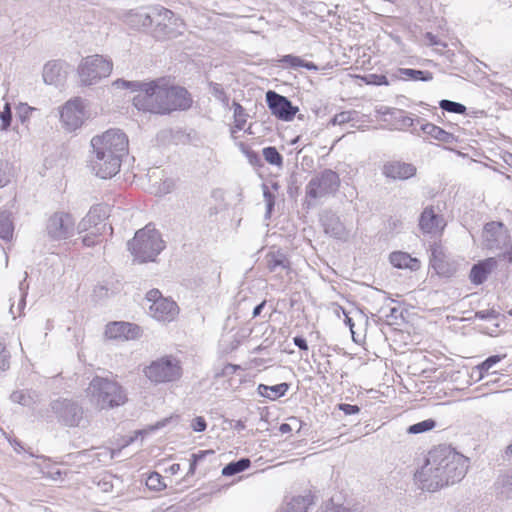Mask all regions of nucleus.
I'll return each instance as SVG.
<instances>
[{
	"instance_id": "f257e3e1",
	"label": "nucleus",
	"mask_w": 512,
	"mask_h": 512,
	"mask_svg": "<svg viewBox=\"0 0 512 512\" xmlns=\"http://www.w3.org/2000/svg\"><path fill=\"white\" fill-rule=\"evenodd\" d=\"M468 462L467 457L450 446L432 449L418 472L422 488L433 492L461 481L467 472Z\"/></svg>"
},
{
	"instance_id": "79ce46f5",
	"label": "nucleus",
	"mask_w": 512,
	"mask_h": 512,
	"mask_svg": "<svg viewBox=\"0 0 512 512\" xmlns=\"http://www.w3.org/2000/svg\"><path fill=\"white\" fill-rule=\"evenodd\" d=\"M357 114L358 113L354 110L342 111V112L334 115V117L331 119L330 123L332 125H342V124H345V123H348V122L354 120L355 117L357 116Z\"/></svg>"
},
{
	"instance_id": "f3484780",
	"label": "nucleus",
	"mask_w": 512,
	"mask_h": 512,
	"mask_svg": "<svg viewBox=\"0 0 512 512\" xmlns=\"http://www.w3.org/2000/svg\"><path fill=\"white\" fill-rule=\"evenodd\" d=\"M107 207L96 205L90 208L87 215L78 223V233L93 230L94 235H102L106 230Z\"/></svg>"
},
{
	"instance_id": "9b49d317",
	"label": "nucleus",
	"mask_w": 512,
	"mask_h": 512,
	"mask_svg": "<svg viewBox=\"0 0 512 512\" xmlns=\"http://www.w3.org/2000/svg\"><path fill=\"white\" fill-rule=\"evenodd\" d=\"M146 300L150 303L148 311L149 315L162 322L173 321L179 313L176 302L163 297L158 289H151L146 294Z\"/></svg>"
},
{
	"instance_id": "72a5a7b5",
	"label": "nucleus",
	"mask_w": 512,
	"mask_h": 512,
	"mask_svg": "<svg viewBox=\"0 0 512 512\" xmlns=\"http://www.w3.org/2000/svg\"><path fill=\"white\" fill-rule=\"evenodd\" d=\"M251 465V461L249 458H241L238 461H233L228 463L222 469V475L229 477L241 473L248 469Z\"/></svg>"
},
{
	"instance_id": "49530a36",
	"label": "nucleus",
	"mask_w": 512,
	"mask_h": 512,
	"mask_svg": "<svg viewBox=\"0 0 512 512\" xmlns=\"http://www.w3.org/2000/svg\"><path fill=\"white\" fill-rule=\"evenodd\" d=\"M114 84L117 87L128 88L138 93L143 84V81H127L123 79H118L114 82Z\"/></svg>"
},
{
	"instance_id": "a19ab883",
	"label": "nucleus",
	"mask_w": 512,
	"mask_h": 512,
	"mask_svg": "<svg viewBox=\"0 0 512 512\" xmlns=\"http://www.w3.org/2000/svg\"><path fill=\"white\" fill-rule=\"evenodd\" d=\"M439 106L442 110L450 113L463 114L466 111V107L463 104L447 99L441 100Z\"/></svg>"
},
{
	"instance_id": "e2e57ef3",
	"label": "nucleus",
	"mask_w": 512,
	"mask_h": 512,
	"mask_svg": "<svg viewBox=\"0 0 512 512\" xmlns=\"http://www.w3.org/2000/svg\"><path fill=\"white\" fill-rule=\"evenodd\" d=\"M214 454V451L213 450H200L196 453H193L191 455L192 458L195 459V461H197L198 463L201 462L207 455H213Z\"/></svg>"
},
{
	"instance_id": "a878e982",
	"label": "nucleus",
	"mask_w": 512,
	"mask_h": 512,
	"mask_svg": "<svg viewBox=\"0 0 512 512\" xmlns=\"http://www.w3.org/2000/svg\"><path fill=\"white\" fill-rule=\"evenodd\" d=\"M389 259L390 263L394 267L399 269H409L411 271H417L420 268V261L406 252H392L390 254Z\"/></svg>"
},
{
	"instance_id": "c756f323",
	"label": "nucleus",
	"mask_w": 512,
	"mask_h": 512,
	"mask_svg": "<svg viewBox=\"0 0 512 512\" xmlns=\"http://www.w3.org/2000/svg\"><path fill=\"white\" fill-rule=\"evenodd\" d=\"M498 315L499 313L495 310L488 311L487 314L482 311V333L490 336L498 333Z\"/></svg>"
},
{
	"instance_id": "09e8293b",
	"label": "nucleus",
	"mask_w": 512,
	"mask_h": 512,
	"mask_svg": "<svg viewBox=\"0 0 512 512\" xmlns=\"http://www.w3.org/2000/svg\"><path fill=\"white\" fill-rule=\"evenodd\" d=\"M497 263L498 261L494 257L482 261V280L497 267Z\"/></svg>"
},
{
	"instance_id": "20e7f679",
	"label": "nucleus",
	"mask_w": 512,
	"mask_h": 512,
	"mask_svg": "<svg viewBox=\"0 0 512 512\" xmlns=\"http://www.w3.org/2000/svg\"><path fill=\"white\" fill-rule=\"evenodd\" d=\"M127 245L134 259L139 263L155 261L165 247L161 234L151 224L138 230Z\"/></svg>"
},
{
	"instance_id": "2f4dec72",
	"label": "nucleus",
	"mask_w": 512,
	"mask_h": 512,
	"mask_svg": "<svg viewBox=\"0 0 512 512\" xmlns=\"http://www.w3.org/2000/svg\"><path fill=\"white\" fill-rule=\"evenodd\" d=\"M14 224L11 213L8 211L0 212V238L4 241H10L13 237Z\"/></svg>"
},
{
	"instance_id": "ddd939ff",
	"label": "nucleus",
	"mask_w": 512,
	"mask_h": 512,
	"mask_svg": "<svg viewBox=\"0 0 512 512\" xmlns=\"http://www.w3.org/2000/svg\"><path fill=\"white\" fill-rule=\"evenodd\" d=\"M51 409L58 421L69 427H78L84 420V409L76 401L58 399L52 402Z\"/></svg>"
},
{
	"instance_id": "c03bdc74",
	"label": "nucleus",
	"mask_w": 512,
	"mask_h": 512,
	"mask_svg": "<svg viewBox=\"0 0 512 512\" xmlns=\"http://www.w3.org/2000/svg\"><path fill=\"white\" fill-rule=\"evenodd\" d=\"M146 485L153 490H161L166 486L161 475L156 472L149 475L146 481Z\"/></svg>"
},
{
	"instance_id": "4c0bfd02",
	"label": "nucleus",
	"mask_w": 512,
	"mask_h": 512,
	"mask_svg": "<svg viewBox=\"0 0 512 512\" xmlns=\"http://www.w3.org/2000/svg\"><path fill=\"white\" fill-rule=\"evenodd\" d=\"M436 427V422L433 419H426L421 422L410 425L407 428V433L409 434H420L427 431H430Z\"/></svg>"
},
{
	"instance_id": "473e14b6",
	"label": "nucleus",
	"mask_w": 512,
	"mask_h": 512,
	"mask_svg": "<svg viewBox=\"0 0 512 512\" xmlns=\"http://www.w3.org/2000/svg\"><path fill=\"white\" fill-rule=\"evenodd\" d=\"M10 399L22 406H31L37 401V394L30 390H17L12 392Z\"/></svg>"
},
{
	"instance_id": "bf43d9fd",
	"label": "nucleus",
	"mask_w": 512,
	"mask_h": 512,
	"mask_svg": "<svg viewBox=\"0 0 512 512\" xmlns=\"http://www.w3.org/2000/svg\"><path fill=\"white\" fill-rule=\"evenodd\" d=\"M425 40L427 41V44L430 46H442L443 48H446V44L442 41H440L435 35H433L430 32H427L425 34Z\"/></svg>"
},
{
	"instance_id": "0eeeda50",
	"label": "nucleus",
	"mask_w": 512,
	"mask_h": 512,
	"mask_svg": "<svg viewBox=\"0 0 512 512\" xmlns=\"http://www.w3.org/2000/svg\"><path fill=\"white\" fill-rule=\"evenodd\" d=\"M145 376L155 384L174 382L180 379L182 368L180 362L172 356H164L144 369Z\"/></svg>"
},
{
	"instance_id": "5fc2aeb1",
	"label": "nucleus",
	"mask_w": 512,
	"mask_h": 512,
	"mask_svg": "<svg viewBox=\"0 0 512 512\" xmlns=\"http://www.w3.org/2000/svg\"><path fill=\"white\" fill-rule=\"evenodd\" d=\"M7 167V163L0 161V188L7 185L10 181V175Z\"/></svg>"
},
{
	"instance_id": "7ed1b4c3",
	"label": "nucleus",
	"mask_w": 512,
	"mask_h": 512,
	"mask_svg": "<svg viewBox=\"0 0 512 512\" xmlns=\"http://www.w3.org/2000/svg\"><path fill=\"white\" fill-rule=\"evenodd\" d=\"M86 393L90 404L98 410L114 409L128 400L126 390L117 381L99 376L91 380Z\"/></svg>"
},
{
	"instance_id": "393cba45",
	"label": "nucleus",
	"mask_w": 512,
	"mask_h": 512,
	"mask_svg": "<svg viewBox=\"0 0 512 512\" xmlns=\"http://www.w3.org/2000/svg\"><path fill=\"white\" fill-rule=\"evenodd\" d=\"M265 260L267 268L272 273L281 274L282 271L290 270V261L280 250L269 252Z\"/></svg>"
},
{
	"instance_id": "864d4df0",
	"label": "nucleus",
	"mask_w": 512,
	"mask_h": 512,
	"mask_svg": "<svg viewBox=\"0 0 512 512\" xmlns=\"http://www.w3.org/2000/svg\"><path fill=\"white\" fill-rule=\"evenodd\" d=\"M240 369L239 365L226 364L220 372L216 373V377H229L232 376L237 370Z\"/></svg>"
},
{
	"instance_id": "603ef678",
	"label": "nucleus",
	"mask_w": 512,
	"mask_h": 512,
	"mask_svg": "<svg viewBox=\"0 0 512 512\" xmlns=\"http://www.w3.org/2000/svg\"><path fill=\"white\" fill-rule=\"evenodd\" d=\"M279 62L281 64H286V65H289L290 67L296 68V67H300L301 66L302 59L300 57H298V56H294V55L289 54V55L283 56L279 60Z\"/></svg>"
},
{
	"instance_id": "052dcab7",
	"label": "nucleus",
	"mask_w": 512,
	"mask_h": 512,
	"mask_svg": "<svg viewBox=\"0 0 512 512\" xmlns=\"http://www.w3.org/2000/svg\"><path fill=\"white\" fill-rule=\"evenodd\" d=\"M470 279L474 284H480V262L473 265L470 273Z\"/></svg>"
},
{
	"instance_id": "cd10ccee",
	"label": "nucleus",
	"mask_w": 512,
	"mask_h": 512,
	"mask_svg": "<svg viewBox=\"0 0 512 512\" xmlns=\"http://www.w3.org/2000/svg\"><path fill=\"white\" fill-rule=\"evenodd\" d=\"M420 129L424 134L440 142L452 144L455 141V137L452 133L445 131L435 124L424 123L421 124Z\"/></svg>"
},
{
	"instance_id": "423d86ee",
	"label": "nucleus",
	"mask_w": 512,
	"mask_h": 512,
	"mask_svg": "<svg viewBox=\"0 0 512 512\" xmlns=\"http://www.w3.org/2000/svg\"><path fill=\"white\" fill-rule=\"evenodd\" d=\"M112 69L111 59L98 54L87 56L78 66L80 82L84 86L94 85L102 78L108 77Z\"/></svg>"
},
{
	"instance_id": "c9c22d12",
	"label": "nucleus",
	"mask_w": 512,
	"mask_h": 512,
	"mask_svg": "<svg viewBox=\"0 0 512 512\" xmlns=\"http://www.w3.org/2000/svg\"><path fill=\"white\" fill-rule=\"evenodd\" d=\"M262 155L267 163L274 165L278 168L283 166V156L278 152L274 146L263 148Z\"/></svg>"
},
{
	"instance_id": "f8f14e48",
	"label": "nucleus",
	"mask_w": 512,
	"mask_h": 512,
	"mask_svg": "<svg viewBox=\"0 0 512 512\" xmlns=\"http://www.w3.org/2000/svg\"><path fill=\"white\" fill-rule=\"evenodd\" d=\"M76 230L74 217L67 212L57 211L46 221L45 232L49 239L61 241L71 238Z\"/></svg>"
},
{
	"instance_id": "4d7b16f0",
	"label": "nucleus",
	"mask_w": 512,
	"mask_h": 512,
	"mask_svg": "<svg viewBox=\"0 0 512 512\" xmlns=\"http://www.w3.org/2000/svg\"><path fill=\"white\" fill-rule=\"evenodd\" d=\"M101 235H94L93 234V230H91L90 233L86 234L83 239H82V242L85 246L87 247H92L94 245H96L98 242H99V237Z\"/></svg>"
},
{
	"instance_id": "6e6d98bb",
	"label": "nucleus",
	"mask_w": 512,
	"mask_h": 512,
	"mask_svg": "<svg viewBox=\"0 0 512 512\" xmlns=\"http://www.w3.org/2000/svg\"><path fill=\"white\" fill-rule=\"evenodd\" d=\"M191 427L195 432H203L207 424L203 417H196L192 420Z\"/></svg>"
},
{
	"instance_id": "bb28decb",
	"label": "nucleus",
	"mask_w": 512,
	"mask_h": 512,
	"mask_svg": "<svg viewBox=\"0 0 512 512\" xmlns=\"http://www.w3.org/2000/svg\"><path fill=\"white\" fill-rule=\"evenodd\" d=\"M314 502V497L310 493L306 495L293 496L286 501L284 512H308L309 506Z\"/></svg>"
},
{
	"instance_id": "37998d69",
	"label": "nucleus",
	"mask_w": 512,
	"mask_h": 512,
	"mask_svg": "<svg viewBox=\"0 0 512 512\" xmlns=\"http://www.w3.org/2000/svg\"><path fill=\"white\" fill-rule=\"evenodd\" d=\"M1 126L0 130L5 131L9 128L12 120V112L10 108V104L6 103L4 105V110L0 112Z\"/></svg>"
},
{
	"instance_id": "c85d7f7f",
	"label": "nucleus",
	"mask_w": 512,
	"mask_h": 512,
	"mask_svg": "<svg viewBox=\"0 0 512 512\" xmlns=\"http://www.w3.org/2000/svg\"><path fill=\"white\" fill-rule=\"evenodd\" d=\"M289 389V385L287 383H280L273 386H268L264 384H260L257 388L258 393L266 397L270 400H276L286 394Z\"/></svg>"
},
{
	"instance_id": "6e6552de",
	"label": "nucleus",
	"mask_w": 512,
	"mask_h": 512,
	"mask_svg": "<svg viewBox=\"0 0 512 512\" xmlns=\"http://www.w3.org/2000/svg\"><path fill=\"white\" fill-rule=\"evenodd\" d=\"M339 187V175L331 169H324L314 175L306 185V197L313 199L324 198L335 194Z\"/></svg>"
},
{
	"instance_id": "3c124183",
	"label": "nucleus",
	"mask_w": 512,
	"mask_h": 512,
	"mask_svg": "<svg viewBox=\"0 0 512 512\" xmlns=\"http://www.w3.org/2000/svg\"><path fill=\"white\" fill-rule=\"evenodd\" d=\"M211 92L217 100H219L223 103H226L228 101V97H227L226 93L224 92L223 87L220 84H218V83L211 84Z\"/></svg>"
},
{
	"instance_id": "6ab92c4d",
	"label": "nucleus",
	"mask_w": 512,
	"mask_h": 512,
	"mask_svg": "<svg viewBox=\"0 0 512 512\" xmlns=\"http://www.w3.org/2000/svg\"><path fill=\"white\" fill-rule=\"evenodd\" d=\"M446 226L444 218L433 207H426L419 218V227L424 234L438 235Z\"/></svg>"
},
{
	"instance_id": "9d476101",
	"label": "nucleus",
	"mask_w": 512,
	"mask_h": 512,
	"mask_svg": "<svg viewBox=\"0 0 512 512\" xmlns=\"http://www.w3.org/2000/svg\"><path fill=\"white\" fill-rule=\"evenodd\" d=\"M162 105V115L169 114L176 110H186L190 108L192 99L188 91L180 86L169 85V83L162 78L160 88Z\"/></svg>"
},
{
	"instance_id": "f704fd0d",
	"label": "nucleus",
	"mask_w": 512,
	"mask_h": 512,
	"mask_svg": "<svg viewBox=\"0 0 512 512\" xmlns=\"http://www.w3.org/2000/svg\"><path fill=\"white\" fill-rule=\"evenodd\" d=\"M61 66L56 62H48L43 69V79L46 84L53 85L58 81Z\"/></svg>"
},
{
	"instance_id": "a18cd8bd",
	"label": "nucleus",
	"mask_w": 512,
	"mask_h": 512,
	"mask_svg": "<svg viewBox=\"0 0 512 512\" xmlns=\"http://www.w3.org/2000/svg\"><path fill=\"white\" fill-rule=\"evenodd\" d=\"M363 79L367 84L371 85H389L388 79L385 75L369 74L366 75Z\"/></svg>"
},
{
	"instance_id": "0e129e2a",
	"label": "nucleus",
	"mask_w": 512,
	"mask_h": 512,
	"mask_svg": "<svg viewBox=\"0 0 512 512\" xmlns=\"http://www.w3.org/2000/svg\"><path fill=\"white\" fill-rule=\"evenodd\" d=\"M293 342L295 346H297L301 350H308V344L305 338L301 336H296L293 338Z\"/></svg>"
},
{
	"instance_id": "b1692460",
	"label": "nucleus",
	"mask_w": 512,
	"mask_h": 512,
	"mask_svg": "<svg viewBox=\"0 0 512 512\" xmlns=\"http://www.w3.org/2000/svg\"><path fill=\"white\" fill-rule=\"evenodd\" d=\"M496 498L504 501L512 499V468L501 471L494 483Z\"/></svg>"
},
{
	"instance_id": "aec40b11",
	"label": "nucleus",
	"mask_w": 512,
	"mask_h": 512,
	"mask_svg": "<svg viewBox=\"0 0 512 512\" xmlns=\"http://www.w3.org/2000/svg\"><path fill=\"white\" fill-rule=\"evenodd\" d=\"M125 22L134 29H147L153 25L152 6L148 8H141L130 10L125 15Z\"/></svg>"
},
{
	"instance_id": "58836bf2",
	"label": "nucleus",
	"mask_w": 512,
	"mask_h": 512,
	"mask_svg": "<svg viewBox=\"0 0 512 512\" xmlns=\"http://www.w3.org/2000/svg\"><path fill=\"white\" fill-rule=\"evenodd\" d=\"M174 180L171 178H165L160 179V181H154L153 187H154V193L156 195H165L170 193L174 188Z\"/></svg>"
},
{
	"instance_id": "ea45409f",
	"label": "nucleus",
	"mask_w": 512,
	"mask_h": 512,
	"mask_svg": "<svg viewBox=\"0 0 512 512\" xmlns=\"http://www.w3.org/2000/svg\"><path fill=\"white\" fill-rule=\"evenodd\" d=\"M263 197L266 203V213L265 218L269 219L271 217L274 205H275V195L270 191L269 187L266 184L262 185Z\"/></svg>"
},
{
	"instance_id": "7c9ffc66",
	"label": "nucleus",
	"mask_w": 512,
	"mask_h": 512,
	"mask_svg": "<svg viewBox=\"0 0 512 512\" xmlns=\"http://www.w3.org/2000/svg\"><path fill=\"white\" fill-rule=\"evenodd\" d=\"M398 75L401 79L404 80L428 82L433 79V74L430 71L416 70L411 68H400L398 70Z\"/></svg>"
},
{
	"instance_id": "8fccbe9b",
	"label": "nucleus",
	"mask_w": 512,
	"mask_h": 512,
	"mask_svg": "<svg viewBox=\"0 0 512 512\" xmlns=\"http://www.w3.org/2000/svg\"><path fill=\"white\" fill-rule=\"evenodd\" d=\"M10 354L5 345L0 342V371H6L9 368Z\"/></svg>"
},
{
	"instance_id": "412c9836",
	"label": "nucleus",
	"mask_w": 512,
	"mask_h": 512,
	"mask_svg": "<svg viewBox=\"0 0 512 512\" xmlns=\"http://www.w3.org/2000/svg\"><path fill=\"white\" fill-rule=\"evenodd\" d=\"M430 265L439 276L443 277H451L457 270L456 264L450 261L443 252L437 248L432 250Z\"/></svg>"
},
{
	"instance_id": "a211bd4d",
	"label": "nucleus",
	"mask_w": 512,
	"mask_h": 512,
	"mask_svg": "<svg viewBox=\"0 0 512 512\" xmlns=\"http://www.w3.org/2000/svg\"><path fill=\"white\" fill-rule=\"evenodd\" d=\"M105 335L109 339L133 340L141 336V328L129 322H112L106 326Z\"/></svg>"
},
{
	"instance_id": "4468645a",
	"label": "nucleus",
	"mask_w": 512,
	"mask_h": 512,
	"mask_svg": "<svg viewBox=\"0 0 512 512\" xmlns=\"http://www.w3.org/2000/svg\"><path fill=\"white\" fill-rule=\"evenodd\" d=\"M86 117L84 101L79 97L67 101L60 111L61 122L70 132L81 127Z\"/></svg>"
},
{
	"instance_id": "dca6fc26",
	"label": "nucleus",
	"mask_w": 512,
	"mask_h": 512,
	"mask_svg": "<svg viewBox=\"0 0 512 512\" xmlns=\"http://www.w3.org/2000/svg\"><path fill=\"white\" fill-rule=\"evenodd\" d=\"M266 103L271 113L282 121H291L299 110L287 97L272 90L266 93Z\"/></svg>"
},
{
	"instance_id": "69168bd1",
	"label": "nucleus",
	"mask_w": 512,
	"mask_h": 512,
	"mask_svg": "<svg viewBox=\"0 0 512 512\" xmlns=\"http://www.w3.org/2000/svg\"><path fill=\"white\" fill-rule=\"evenodd\" d=\"M48 475L53 480H59L62 478L63 472L58 467H52L51 470L48 471Z\"/></svg>"
},
{
	"instance_id": "680f3d73",
	"label": "nucleus",
	"mask_w": 512,
	"mask_h": 512,
	"mask_svg": "<svg viewBox=\"0 0 512 512\" xmlns=\"http://www.w3.org/2000/svg\"><path fill=\"white\" fill-rule=\"evenodd\" d=\"M32 110L33 108L28 106L27 104H20L18 106V114L22 122L25 121V119L28 117L29 112Z\"/></svg>"
},
{
	"instance_id": "774afa93",
	"label": "nucleus",
	"mask_w": 512,
	"mask_h": 512,
	"mask_svg": "<svg viewBox=\"0 0 512 512\" xmlns=\"http://www.w3.org/2000/svg\"><path fill=\"white\" fill-rule=\"evenodd\" d=\"M500 257L503 259H507L508 262L512 263V243H511V246L509 247V249L505 253H503Z\"/></svg>"
},
{
	"instance_id": "338daca9",
	"label": "nucleus",
	"mask_w": 512,
	"mask_h": 512,
	"mask_svg": "<svg viewBox=\"0 0 512 512\" xmlns=\"http://www.w3.org/2000/svg\"><path fill=\"white\" fill-rule=\"evenodd\" d=\"M400 122L403 127L407 128L413 126L414 119L407 115H401Z\"/></svg>"
},
{
	"instance_id": "39448f33",
	"label": "nucleus",
	"mask_w": 512,
	"mask_h": 512,
	"mask_svg": "<svg viewBox=\"0 0 512 512\" xmlns=\"http://www.w3.org/2000/svg\"><path fill=\"white\" fill-rule=\"evenodd\" d=\"M152 35L157 39L174 38L182 34L183 21L171 10L162 6H152Z\"/></svg>"
},
{
	"instance_id": "13d9d810",
	"label": "nucleus",
	"mask_w": 512,
	"mask_h": 512,
	"mask_svg": "<svg viewBox=\"0 0 512 512\" xmlns=\"http://www.w3.org/2000/svg\"><path fill=\"white\" fill-rule=\"evenodd\" d=\"M339 409L343 411L346 415L357 414L360 411V408L357 405L346 403L339 404Z\"/></svg>"
},
{
	"instance_id": "f03ea898",
	"label": "nucleus",
	"mask_w": 512,
	"mask_h": 512,
	"mask_svg": "<svg viewBox=\"0 0 512 512\" xmlns=\"http://www.w3.org/2000/svg\"><path fill=\"white\" fill-rule=\"evenodd\" d=\"M128 137L120 129H109L91 139L90 167L102 179L115 176L128 153Z\"/></svg>"
},
{
	"instance_id": "e433bc0d",
	"label": "nucleus",
	"mask_w": 512,
	"mask_h": 512,
	"mask_svg": "<svg viewBox=\"0 0 512 512\" xmlns=\"http://www.w3.org/2000/svg\"><path fill=\"white\" fill-rule=\"evenodd\" d=\"M234 108V119L235 124L234 128L231 130V133L234 134L236 130H242L244 129L245 123L247 121V114L245 112V109L237 102L233 103Z\"/></svg>"
},
{
	"instance_id": "2eb2a0df",
	"label": "nucleus",
	"mask_w": 512,
	"mask_h": 512,
	"mask_svg": "<svg viewBox=\"0 0 512 512\" xmlns=\"http://www.w3.org/2000/svg\"><path fill=\"white\" fill-rule=\"evenodd\" d=\"M509 239L507 228L502 222L486 223L482 229V248L501 249Z\"/></svg>"
},
{
	"instance_id": "4be33fe9",
	"label": "nucleus",
	"mask_w": 512,
	"mask_h": 512,
	"mask_svg": "<svg viewBox=\"0 0 512 512\" xmlns=\"http://www.w3.org/2000/svg\"><path fill=\"white\" fill-rule=\"evenodd\" d=\"M416 173V167L410 163L393 161L388 162L383 167V174L392 179L405 180Z\"/></svg>"
},
{
	"instance_id": "de8ad7c7",
	"label": "nucleus",
	"mask_w": 512,
	"mask_h": 512,
	"mask_svg": "<svg viewBox=\"0 0 512 512\" xmlns=\"http://www.w3.org/2000/svg\"><path fill=\"white\" fill-rule=\"evenodd\" d=\"M501 359H502L501 356L494 355V356L488 357L485 361L482 362V381L488 376V375H485L484 372H488Z\"/></svg>"
},
{
	"instance_id": "5701e85b",
	"label": "nucleus",
	"mask_w": 512,
	"mask_h": 512,
	"mask_svg": "<svg viewBox=\"0 0 512 512\" xmlns=\"http://www.w3.org/2000/svg\"><path fill=\"white\" fill-rule=\"evenodd\" d=\"M321 221L326 234L340 240L347 239L349 233L337 215L330 212L325 213Z\"/></svg>"
},
{
	"instance_id": "1a4fd4ad",
	"label": "nucleus",
	"mask_w": 512,
	"mask_h": 512,
	"mask_svg": "<svg viewBox=\"0 0 512 512\" xmlns=\"http://www.w3.org/2000/svg\"><path fill=\"white\" fill-rule=\"evenodd\" d=\"M162 78L143 82L139 92L133 97V105L139 110L162 115L160 88Z\"/></svg>"
}]
</instances>
